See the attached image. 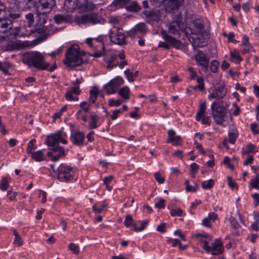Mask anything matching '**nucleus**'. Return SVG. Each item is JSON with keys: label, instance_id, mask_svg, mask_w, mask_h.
Returning <instances> with one entry per match:
<instances>
[{"label": "nucleus", "instance_id": "nucleus-37", "mask_svg": "<svg viewBox=\"0 0 259 259\" xmlns=\"http://www.w3.org/2000/svg\"><path fill=\"white\" fill-rule=\"evenodd\" d=\"M185 184L186 185V191L187 192H196L199 188L198 185L196 184H195L194 186L190 185L188 180H186Z\"/></svg>", "mask_w": 259, "mask_h": 259}, {"label": "nucleus", "instance_id": "nucleus-2", "mask_svg": "<svg viewBox=\"0 0 259 259\" xmlns=\"http://www.w3.org/2000/svg\"><path fill=\"white\" fill-rule=\"evenodd\" d=\"M23 62L29 66L37 70H47L50 72L54 71L57 68L56 63L50 66L49 63L45 61L44 56L39 52H28L24 53L22 58Z\"/></svg>", "mask_w": 259, "mask_h": 259}, {"label": "nucleus", "instance_id": "nucleus-64", "mask_svg": "<svg viewBox=\"0 0 259 259\" xmlns=\"http://www.w3.org/2000/svg\"><path fill=\"white\" fill-rule=\"evenodd\" d=\"M251 196L254 200V204L255 206H257L259 204V194L258 193H254L251 194Z\"/></svg>", "mask_w": 259, "mask_h": 259}, {"label": "nucleus", "instance_id": "nucleus-41", "mask_svg": "<svg viewBox=\"0 0 259 259\" xmlns=\"http://www.w3.org/2000/svg\"><path fill=\"white\" fill-rule=\"evenodd\" d=\"M13 234L15 236L14 243L17 244L18 246L22 245L23 241L22 240L21 237L16 230H14Z\"/></svg>", "mask_w": 259, "mask_h": 259}, {"label": "nucleus", "instance_id": "nucleus-49", "mask_svg": "<svg viewBox=\"0 0 259 259\" xmlns=\"http://www.w3.org/2000/svg\"><path fill=\"white\" fill-rule=\"evenodd\" d=\"M25 18L28 21V26L31 27L33 25L34 23V15L32 13H30L25 15Z\"/></svg>", "mask_w": 259, "mask_h": 259}, {"label": "nucleus", "instance_id": "nucleus-43", "mask_svg": "<svg viewBox=\"0 0 259 259\" xmlns=\"http://www.w3.org/2000/svg\"><path fill=\"white\" fill-rule=\"evenodd\" d=\"M8 187L9 183L8 179L5 177L2 178L0 182V189L2 191H6Z\"/></svg>", "mask_w": 259, "mask_h": 259}, {"label": "nucleus", "instance_id": "nucleus-33", "mask_svg": "<svg viewBox=\"0 0 259 259\" xmlns=\"http://www.w3.org/2000/svg\"><path fill=\"white\" fill-rule=\"evenodd\" d=\"M126 9L131 12H138L141 9L140 6L136 2H133L127 6Z\"/></svg>", "mask_w": 259, "mask_h": 259}, {"label": "nucleus", "instance_id": "nucleus-6", "mask_svg": "<svg viewBox=\"0 0 259 259\" xmlns=\"http://www.w3.org/2000/svg\"><path fill=\"white\" fill-rule=\"evenodd\" d=\"M57 179L61 182H70L73 180L76 181L75 178V170L70 165L65 163L61 164L57 168L56 172Z\"/></svg>", "mask_w": 259, "mask_h": 259}, {"label": "nucleus", "instance_id": "nucleus-54", "mask_svg": "<svg viewBox=\"0 0 259 259\" xmlns=\"http://www.w3.org/2000/svg\"><path fill=\"white\" fill-rule=\"evenodd\" d=\"M106 205L105 204H103L100 206L97 207L95 205H93L92 207L93 210L97 213H101L106 207Z\"/></svg>", "mask_w": 259, "mask_h": 259}, {"label": "nucleus", "instance_id": "nucleus-26", "mask_svg": "<svg viewBox=\"0 0 259 259\" xmlns=\"http://www.w3.org/2000/svg\"><path fill=\"white\" fill-rule=\"evenodd\" d=\"M64 6L68 11H72L78 7V0H65Z\"/></svg>", "mask_w": 259, "mask_h": 259}, {"label": "nucleus", "instance_id": "nucleus-4", "mask_svg": "<svg viewBox=\"0 0 259 259\" xmlns=\"http://www.w3.org/2000/svg\"><path fill=\"white\" fill-rule=\"evenodd\" d=\"M47 19V14L36 13L35 23L32 31L38 34H43L45 38L53 34L55 31L53 26L51 24L45 25Z\"/></svg>", "mask_w": 259, "mask_h": 259}, {"label": "nucleus", "instance_id": "nucleus-7", "mask_svg": "<svg viewBox=\"0 0 259 259\" xmlns=\"http://www.w3.org/2000/svg\"><path fill=\"white\" fill-rule=\"evenodd\" d=\"M212 117L217 124L222 125L227 117L225 108L221 103L217 101L213 102L211 105Z\"/></svg>", "mask_w": 259, "mask_h": 259}, {"label": "nucleus", "instance_id": "nucleus-46", "mask_svg": "<svg viewBox=\"0 0 259 259\" xmlns=\"http://www.w3.org/2000/svg\"><path fill=\"white\" fill-rule=\"evenodd\" d=\"M230 59L233 62L238 64L242 60L241 58L238 54L234 53H231Z\"/></svg>", "mask_w": 259, "mask_h": 259}, {"label": "nucleus", "instance_id": "nucleus-25", "mask_svg": "<svg viewBox=\"0 0 259 259\" xmlns=\"http://www.w3.org/2000/svg\"><path fill=\"white\" fill-rule=\"evenodd\" d=\"M206 108L205 103L201 101L199 104V110L197 111L195 116V119L196 121H200L201 119V117L204 116L203 114L206 110Z\"/></svg>", "mask_w": 259, "mask_h": 259}, {"label": "nucleus", "instance_id": "nucleus-30", "mask_svg": "<svg viewBox=\"0 0 259 259\" xmlns=\"http://www.w3.org/2000/svg\"><path fill=\"white\" fill-rule=\"evenodd\" d=\"M129 0H114L110 6L114 10L121 8L128 2Z\"/></svg>", "mask_w": 259, "mask_h": 259}, {"label": "nucleus", "instance_id": "nucleus-29", "mask_svg": "<svg viewBox=\"0 0 259 259\" xmlns=\"http://www.w3.org/2000/svg\"><path fill=\"white\" fill-rule=\"evenodd\" d=\"M215 92L217 99L220 100L223 99L226 95L227 92L225 89L221 86L217 87L215 88Z\"/></svg>", "mask_w": 259, "mask_h": 259}, {"label": "nucleus", "instance_id": "nucleus-31", "mask_svg": "<svg viewBox=\"0 0 259 259\" xmlns=\"http://www.w3.org/2000/svg\"><path fill=\"white\" fill-rule=\"evenodd\" d=\"M130 89L127 86L123 87L118 91V94L124 99L128 100L130 98Z\"/></svg>", "mask_w": 259, "mask_h": 259}, {"label": "nucleus", "instance_id": "nucleus-16", "mask_svg": "<svg viewBox=\"0 0 259 259\" xmlns=\"http://www.w3.org/2000/svg\"><path fill=\"white\" fill-rule=\"evenodd\" d=\"M147 22L151 24L155 23H158L161 17V12L159 10H152L151 11H145L143 12Z\"/></svg>", "mask_w": 259, "mask_h": 259}, {"label": "nucleus", "instance_id": "nucleus-5", "mask_svg": "<svg viewBox=\"0 0 259 259\" xmlns=\"http://www.w3.org/2000/svg\"><path fill=\"white\" fill-rule=\"evenodd\" d=\"M74 21L80 26L87 24L95 25L97 24H104L105 21V19L97 13L75 15Z\"/></svg>", "mask_w": 259, "mask_h": 259}, {"label": "nucleus", "instance_id": "nucleus-50", "mask_svg": "<svg viewBox=\"0 0 259 259\" xmlns=\"http://www.w3.org/2000/svg\"><path fill=\"white\" fill-rule=\"evenodd\" d=\"M69 249L75 254H78L79 252V247L73 243H70L68 245Z\"/></svg>", "mask_w": 259, "mask_h": 259}, {"label": "nucleus", "instance_id": "nucleus-57", "mask_svg": "<svg viewBox=\"0 0 259 259\" xmlns=\"http://www.w3.org/2000/svg\"><path fill=\"white\" fill-rule=\"evenodd\" d=\"M257 151L255 150V146L251 144H248L246 147V151L244 153H249L250 152L254 153Z\"/></svg>", "mask_w": 259, "mask_h": 259}, {"label": "nucleus", "instance_id": "nucleus-44", "mask_svg": "<svg viewBox=\"0 0 259 259\" xmlns=\"http://www.w3.org/2000/svg\"><path fill=\"white\" fill-rule=\"evenodd\" d=\"M202 187L203 189H210L214 185V181L210 179L207 181L202 182L201 183Z\"/></svg>", "mask_w": 259, "mask_h": 259}, {"label": "nucleus", "instance_id": "nucleus-36", "mask_svg": "<svg viewBox=\"0 0 259 259\" xmlns=\"http://www.w3.org/2000/svg\"><path fill=\"white\" fill-rule=\"evenodd\" d=\"M111 82L117 88L124 83L123 78L119 76H116L115 78L110 80Z\"/></svg>", "mask_w": 259, "mask_h": 259}, {"label": "nucleus", "instance_id": "nucleus-18", "mask_svg": "<svg viewBox=\"0 0 259 259\" xmlns=\"http://www.w3.org/2000/svg\"><path fill=\"white\" fill-rule=\"evenodd\" d=\"M183 0H163L165 11L168 13L179 9Z\"/></svg>", "mask_w": 259, "mask_h": 259}, {"label": "nucleus", "instance_id": "nucleus-40", "mask_svg": "<svg viewBox=\"0 0 259 259\" xmlns=\"http://www.w3.org/2000/svg\"><path fill=\"white\" fill-rule=\"evenodd\" d=\"M105 89L108 94H114L117 90L111 81L105 86Z\"/></svg>", "mask_w": 259, "mask_h": 259}, {"label": "nucleus", "instance_id": "nucleus-13", "mask_svg": "<svg viewBox=\"0 0 259 259\" xmlns=\"http://www.w3.org/2000/svg\"><path fill=\"white\" fill-rule=\"evenodd\" d=\"M197 65L201 66L204 72H207L209 67V58L203 51L198 50L194 56Z\"/></svg>", "mask_w": 259, "mask_h": 259}, {"label": "nucleus", "instance_id": "nucleus-62", "mask_svg": "<svg viewBox=\"0 0 259 259\" xmlns=\"http://www.w3.org/2000/svg\"><path fill=\"white\" fill-rule=\"evenodd\" d=\"M250 185L252 188L259 190V180H251Z\"/></svg>", "mask_w": 259, "mask_h": 259}, {"label": "nucleus", "instance_id": "nucleus-53", "mask_svg": "<svg viewBox=\"0 0 259 259\" xmlns=\"http://www.w3.org/2000/svg\"><path fill=\"white\" fill-rule=\"evenodd\" d=\"M238 137V134L236 133H229V141L231 144H234L235 143L236 140Z\"/></svg>", "mask_w": 259, "mask_h": 259}, {"label": "nucleus", "instance_id": "nucleus-51", "mask_svg": "<svg viewBox=\"0 0 259 259\" xmlns=\"http://www.w3.org/2000/svg\"><path fill=\"white\" fill-rule=\"evenodd\" d=\"M210 240H208V239H206L205 240H201V242L203 243V245L202 246V248L203 249L205 250L207 253H209L211 250V246L209 245V241Z\"/></svg>", "mask_w": 259, "mask_h": 259}, {"label": "nucleus", "instance_id": "nucleus-28", "mask_svg": "<svg viewBox=\"0 0 259 259\" xmlns=\"http://www.w3.org/2000/svg\"><path fill=\"white\" fill-rule=\"evenodd\" d=\"M31 157L36 162H40L45 160V156L41 150H38L31 153Z\"/></svg>", "mask_w": 259, "mask_h": 259}, {"label": "nucleus", "instance_id": "nucleus-45", "mask_svg": "<svg viewBox=\"0 0 259 259\" xmlns=\"http://www.w3.org/2000/svg\"><path fill=\"white\" fill-rule=\"evenodd\" d=\"M124 73L129 82H133L135 81L133 72H131L129 69H126Z\"/></svg>", "mask_w": 259, "mask_h": 259}, {"label": "nucleus", "instance_id": "nucleus-55", "mask_svg": "<svg viewBox=\"0 0 259 259\" xmlns=\"http://www.w3.org/2000/svg\"><path fill=\"white\" fill-rule=\"evenodd\" d=\"M183 213V211L181 209H171L170 212V214L172 217L178 216L180 217L182 216Z\"/></svg>", "mask_w": 259, "mask_h": 259}, {"label": "nucleus", "instance_id": "nucleus-11", "mask_svg": "<svg viewBox=\"0 0 259 259\" xmlns=\"http://www.w3.org/2000/svg\"><path fill=\"white\" fill-rule=\"evenodd\" d=\"M81 82V81L78 78L76 79V80L72 82L73 87H71L65 95V98L66 100L69 101H77L78 100V98L77 96H73V94L78 95L80 94L81 91L79 89V85Z\"/></svg>", "mask_w": 259, "mask_h": 259}, {"label": "nucleus", "instance_id": "nucleus-9", "mask_svg": "<svg viewBox=\"0 0 259 259\" xmlns=\"http://www.w3.org/2000/svg\"><path fill=\"white\" fill-rule=\"evenodd\" d=\"M147 31L148 28L146 24L144 22H140L127 32L126 36L132 39H135L142 36Z\"/></svg>", "mask_w": 259, "mask_h": 259}, {"label": "nucleus", "instance_id": "nucleus-27", "mask_svg": "<svg viewBox=\"0 0 259 259\" xmlns=\"http://www.w3.org/2000/svg\"><path fill=\"white\" fill-rule=\"evenodd\" d=\"M91 121L89 122V126L91 129L97 128L100 125L98 122L100 119V117L96 114H92L90 116Z\"/></svg>", "mask_w": 259, "mask_h": 259}, {"label": "nucleus", "instance_id": "nucleus-32", "mask_svg": "<svg viewBox=\"0 0 259 259\" xmlns=\"http://www.w3.org/2000/svg\"><path fill=\"white\" fill-rule=\"evenodd\" d=\"M96 7V5L91 1H86L81 6V9L85 11L93 10Z\"/></svg>", "mask_w": 259, "mask_h": 259}, {"label": "nucleus", "instance_id": "nucleus-42", "mask_svg": "<svg viewBox=\"0 0 259 259\" xmlns=\"http://www.w3.org/2000/svg\"><path fill=\"white\" fill-rule=\"evenodd\" d=\"M219 64V61L216 60H212L210 63L209 68L210 70L213 73L217 72Z\"/></svg>", "mask_w": 259, "mask_h": 259}, {"label": "nucleus", "instance_id": "nucleus-23", "mask_svg": "<svg viewBox=\"0 0 259 259\" xmlns=\"http://www.w3.org/2000/svg\"><path fill=\"white\" fill-rule=\"evenodd\" d=\"M229 222L231 223V227L233 230L232 232L233 235L235 236H239L241 235V227L237 221L236 219L233 217H231L229 218Z\"/></svg>", "mask_w": 259, "mask_h": 259}, {"label": "nucleus", "instance_id": "nucleus-17", "mask_svg": "<svg viewBox=\"0 0 259 259\" xmlns=\"http://www.w3.org/2000/svg\"><path fill=\"white\" fill-rule=\"evenodd\" d=\"M85 137L83 132L77 131L71 134L70 140L73 145L81 147L84 144Z\"/></svg>", "mask_w": 259, "mask_h": 259}, {"label": "nucleus", "instance_id": "nucleus-21", "mask_svg": "<svg viewBox=\"0 0 259 259\" xmlns=\"http://www.w3.org/2000/svg\"><path fill=\"white\" fill-rule=\"evenodd\" d=\"M117 55L114 54L106 56L104 58V61L107 64V68L108 69L111 70L117 66L118 61L117 60Z\"/></svg>", "mask_w": 259, "mask_h": 259}, {"label": "nucleus", "instance_id": "nucleus-19", "mask_svg": "<svg viewBox=\"0 0 259 259\" xmlns=\"http://www.w3.org/2000/svg\"><path fill=\"white\" fill-rule=\"evenodd\" d=\"M224 248L221 240L219 238L214 240L211 244L210 251L212 255H218L224 252Z\"/></svg>", "mask_w": 259, "mask_h": 259}, {"label": "nucleus", "instance_id": "nucleus-1", "mask_svg": "<svg viewBox=\"0 0 259 259\" xmlns=\"http://www.w3.org/2000/svg\"><path fill=\"white\" fill-rule=\"evenodd\" d=\"M67 137L66 133L59 131L56 133L48 136L47 138V143L48 146H52L51 152H48V156L52 157V160L57 161L60 157L65 155L64 149L58 144L61 143L66 144Z\"/></svg>", "mask_w": 259, "mask_h": 259}, {"label": "nucleus", "instance_id": "nucleus-3", "mask_svg": "<svg viewBox=\"0 0 259 259\" xmlns=\"http://www.w3.org/2000/svg\"><path fill=\"white\" fill-rule=\"evenodd\" d=\"M84 52H80L77 46H70L65 54V59L63 62L67 67L73 68L81 65L87 61L84 59L85 57Z\"/></svg>", "mask_w": 259, "mask_h": 259}, {"label": "nucleus", "instance_id": "nucleus-10", "mask_svg": "<svg viewBox=\"0 0 259 259\" xmlns=\"http://www.w3.org/2000/svg\"><path fill=\"white\" fill-rule=\"evenodd\" d=\"M109 37L111 42L118 45L126 44L125 41V35L122 29L118 28L115 30H112L109 32Z\"/></svg>", "mask_w": 259, "mask_h": 259}, {"label": "nucleus", "instance_id": "nucleus-52", "mask_svg": "<svg viewBox=\"0 0 259 259\" xmlns=\"http://www.w3.org/2000/svg\"><path fill=\"white\" fill-rule=\"evenodd\" d=\"M197 82L198 83V85L195 87V89L196 88H198L200 91H202L204 89V79L202 77H197Z\"/></svg>", "mask_w": 259, "mask_h": 259}, {"label": "nucleus", "instance_id": "nucleus-35", "mask_svg": "<svg viewBox=\"0 0 259 259\" xmlns=\"http://www.w3.org/2000/svg\"><path fill=\"white\" fill-rule=\"evenodd\" d=\"M36 140L34 139H32L28 143L27 147L26 149V152L28 154H31L33 152V151L36 148Z\"/></svg>", "mask_w": 259, "mask_h": 259}, {"label": "nucleus", "instance_id": "nucleus-8", "mask_svg": "<svg viewBox=\"0 0 259 259\" xmlns=\"http://www.w3.org/2000/svg\"><path fill=\"white\" fill-rule=\"evenodd\" d=\"M160 34L162 38L166 42L160 41L158 45V47L162 48L166 50H169L170 46L174 48L179 49L182 46V42L175 38L174 37L168 35L167 32L164 30L160 31Z\"/></svg>", "mask_w": 259, "mask_h": 259}, {"label": "nucleus", "instance_id": "nucleus-59", "mask_svg": "<svg viewBox=\"0 0 259 259\" xmlns=\"http://www.w3.org/2000/svg\"><path fill=\"white\" fill-rule=\"evenodd\" d=\"M228 183L229 186L232 189H237L238 186L237 183L233 181L232 178L230 177H228Z\"/></svg>", "mask_w": 259, "mask_h": 259}, {"label": "nucleus", "instance_id": "nucleus-63", "mask_svg": "<svg viewBox=\"0 0 259 259\" xmlns=\"http://www.w3.org/2000/svg\"><path fill=\"white\" fill-rule=\"evenodd\" d=\"M250 129L254 135H257L259 134V131L257 129V124L254 123L251 124Z\"/></svg>", "mask_w": 259, "mask_h": 259}, {"label": "nucleus", "instance_id": "nucleus-15", "mask_svg": "<svg viewBox=\"0 0 259 259\" xmlns=\"http://www.w3.org/2000/svg\"><path fill=\"white\" fill-rule=\"evenodd\" d=\"M56 5L55 0H39L36 13L48 14Z\"/></svg>", "mask_w": 259, "mask_h": 259}, {"label": "nucleus", "instance_id": "nucleus-47", "mask_svg": "<svg viewBox=\"0 0 259 259\" xmlns=\"http://www.w3.org/2000/svg\"><path fill=\"white\" fill-rule=\"evenodd\" d=\"M97 97V92L96 91L92 90L90 91L89 102L90 103H95Z\"/></svg>", "mask_w": 259, "mask_h": 259}, {"label": "nucleus", "instance_id": "nucleus-39", "mask_svg": "<svg viewBox=\"0 0 259 259\" xmlns=\"http://www.w3.org/2000/svg\"><path fill=\"white\" fill-rule=\"evenodd\" d=\"M8 33L10 36H13L15 38L21 36L19 27H15L14 28L12 27L11 29L8 31Z\"/></svg>", "mask_w": 259, "mask_h": 259}, {"label": "nucleus", "instance_id": "nucleus-61", "mask_svg": "<svg viewBox=\"0 0 259 259\" xmlns=\"http://www.w3.org/2000/svg\"><path fill=\"white\" fill-rule=\"evenodd\" d=\"M165 200L163 199H160L159 201L155 204V207L159 209L164 208Z\"/></svg>", "mask_w": 259, "mask_h": 259}, {"label": "nucleus", "instance_id": "nucleus-60", "mask_svg": "<svg viewBox=\"0 0 259 259\" xmlns=\"http://www.w3.org/2000/svg\"><path fill=\"white\" fill-rule=\"evenodd\" d=\"M154 178L156 181L159 184H162L164 182V178L162 177L160 174L158 172H155L154 174Z\"/></svg>", "mask_w": 259, "mask_h": 259}, {"label": "nucleus", "instance_id": "nucleus-48", "mask_svg": "<svg viewBox=\"0 0 259 259\" xmlns=\"http://www.w3.org/2000/svg\"><path fill=\"white\" fill-rule=\"evenodd\" d=\"M79 107L80 108L83 109V111L85 113H88L90 111V103H88L87 102L83 101L80 103Z\"/></svg>", "mask_w": 259, "mask_h": 259}, {"label": "nucleus", "instance_id": "nucleus-14", "mask_svg": "<svg viewBox=\"0 0 259 259\" xmlns=\"http://www.w3.org/2000/svg\"><path fill=\"white\" fill-rule=\"evenodd\" d=\"M177 19L169 24L168 32L174 35L180 36L181 32L184 30V25L181 21V14L177 16Z\"/></svg>", "mask_w": 259, "mask_h": 259}, {"label": "nucleus", "instance_id": "nucleus-34", "mask_svg": "<svg viewBox=\"0 0 259 259\" xmlns=\"http://www.w3.org/2000/svg\"><path fill=\"white\" fill-rule=\"evenodd\" d=\"M124 225L126 227H135L136 226V224L135 223L134 220L133 218L130 215H127L126 216L124 221Z\"/></svg>", "mask_w": 259, "mask_h": 259}, {"label": "nucleus", "instance_id": "nucleus-56", "mask_svg": "<svg viewBox=\"0 0 259 259\" xmlns=\"http://www.w3.org/2000/svg\"><path fill=\"white\" fill-rule=\"evenodd\" d=\"M148 224V222L146 221H144L141 223V226L140 227H137L136 226L135 227L134 230L135 232H141L143 231L147 225Z\"/></svg>", "mask_w": 259, "mask_h": 259}, {"label": "nucleus", "instance_id": "nucleus-12", "mask_svg": "<svg viewBox=\"0 0 259 259\" xmlns=\"http://www.w3.org/2000/svg\"><path fill=\"white\" fill-rule=\"evenodd\" d=\"M21 8L15 2V4L7 7V8L4 11V16L10 19L13 21H16L21 16V12L19 8Z\"/></svg>", "mask_w": 259, "mask_h": 259}, {"label": "nucleus", "instance_id": "nucleus-24", "mask_svg": "<svg viewBox=\"0 0 259 259\" xmlns=\"http://www.w3.org/2000/svg\"><path fill=\"white\" fill-rule=\"evenodd\" d=\"M54 20L57 24L63 22H70L72 20V16L70 15H56L54 16Z\"/></svg>", "mask_w": 259, "mask_h": 259}, {"label": "nucleus", "instance_id": "nucleus-38", "mask_svg": "<svg viewBox=\"0 0 259 259\" xmlns=\"http://www.w3.org/2000/svg\"><path fill=\"white\" fill-rule=\"evenodd\" d=\"M120 17L118 16H111L108 18V22L114 26L119 24Z\"/></svg>", "mask_w": 259, "mask_h": 259}, {"label": "nucleus", "instance_id": "nucleus-58", "mask_svg": "<svg viewBox=\"0 0 259 259\" xmlns=\"http://www.w3.org/2000/svg\"><path fill=\"white\" fill-rule=\"evenodd\" d=\"M121 104V101L120 100H115L113 99L109 101V105L110 106H116L118 107Z\"/></svg>", "mask_w": 259, "mask_h": 259}, {"label": "nucleus", "instance_id": "nucleus-20", "mask_svg": "<svg viewBox=\"0 0 259 259\" xmlns=\"http://www.w3.org/2000/svg\"><path fill=\"white\" fill-rule=\"evenodd\" d=\"M12 22V20L4 15L0 18V33H8V31L11 29L13 26Z\"/></svg>", "mask_w": 259, "mask_h": 259}, {"label": "nucleus", "instance_id": "nucleus-22", "mask_svg": "<svg viewBox=\"0 0 259 259\" xmlns=\"http://www.w3.org/2000/svg\"><path fill=\"white\" fill-rule=\"evenodd\" d=\"M168 139L167 143H171L172 145L178 146L181 145V138L176 136V132L173 130H170L168 132Z\"/></svg>", "mask_w": 259, "mask_h": 259}]
</instances>
